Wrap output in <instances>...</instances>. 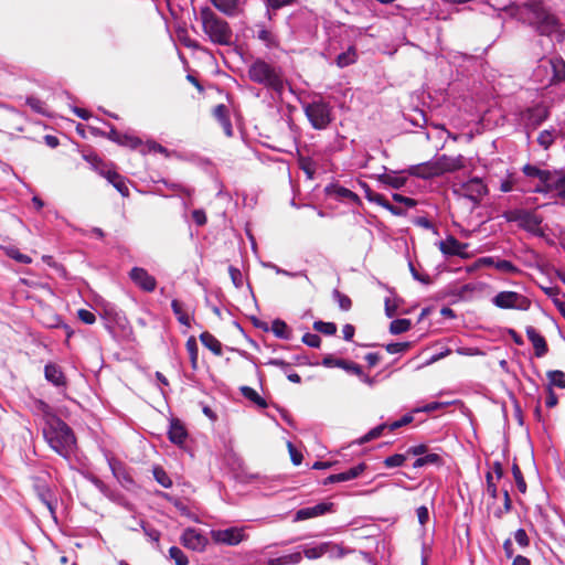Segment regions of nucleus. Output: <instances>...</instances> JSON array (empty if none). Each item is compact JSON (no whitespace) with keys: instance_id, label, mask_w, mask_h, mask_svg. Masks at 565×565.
Listing matches in <instances>:
<instances>
[{"instance_id":"61","label":"nucleus","mask_w":565,"mask_h":565,"mask_svg":"<svg viewBox=\"0 0 565 565\" xmlns=\"http://www.w3.org/2000/svg\"><path fill=\"white\" fill-rule=\"evenodd\" d=\"M365 463H359L358 466L350 468L349 470L344 471L347 479L350 481L358 478L365 470Z\"/></svg>"},{"instance_id":"34","label":"nucleus","mask_w":565,"mask_h":565,"mask_svg":"<svg viewBox=\"0 0 565 565\" xmlns=\"http://www.w3.org/2000/svg\"><path fill=\"white\" fill-rule=\"evenodd\" d=\"M271 331L277 338L286 339V340H288L290 338V333H291L287 323L280 319H276L273 321Z\"/></svg>"},{"instance_id":"10","label":"nucleus","mask_w":565,"mask_h":565,"mask_svg":"<svg viewBox=\"0 0 565 565\" xmlns=\"http://www.w3.org/2000/svg\"><path fill=\"white\" fill-rule=\"evenodd\" d=\"M129 277L132 282L143 291L152 292L157 287L156 278L151 276L145 268L134 267L129 273Z\"/></svg>"},{"instance_id":"43","label":"nucleus","mask_w":565,"mask_h":565,"mask_svg":"<svg viewBox=\"0 0 565 565\" xmlns=\"http://www.w3.org/2000/svg\"><path fill=\"white\" fill-rule=\"evenodd\" d=\"M406 459H407V452L406 454H395L393 456L385 458L384 465L387 468L401 467L404 465Z\"/></svg>"},{"instance_id":"22","label":"nucleus","mask_w":565,"mask_h":565,"mask_svg":"<svg viewBox=\"0 0 565 565\" xmlns=\"http://www.w3.org/2000/svg\"><path fill=\"white\" fill-rule=\"evenodd\" d=\"M44 376L46 381L52 383L54 386L60 387L66 385V379L62 369L54 363H49L45 365Z\"/></svg>"},{"instance_id":"27","label":"nucleus","mask_w":565,"mask_h":565,"mask_svg":"<svg viewBox=\"0 0 565 565\" xmlns=\"http://www.w3.org/2000/svg\"><path fill=\"white\" fill-rule=\"evenodd\" d=\"M379 181L393 189H401L405 185L407 179L406 177L398 175L395 173H383L379 175Z\"/></svg>"},{"instance_id":"3","label":"nucleus","mask_w":565,"mask_h":565,"mask_svg":"<svg viewBox=\"0 0 565 565\" xmlns=\"http://www.w3.org/2000/svg\"><path fill=\"white\" fill-rule=\"evenodd\" d=\"M200 19L203 32L213 44L231 45L233 43V31L230 24L217 17L209 7L200 10Z\"/></svg>"},{"instance_id":"19","label":"nucleus","mask_w":565,"mask_h":565,"mask_svg":"<svg viewBox=\"0 0 565 565\" xmlns=\"http://www.w3.org/2000/svg\"><path fill=\"white\" fill-rule=\"evenodd\" d=\"M525 332H526L527 339L533 344L535 355L537 358L544 356L548 350L547 343H546L544 337L541 335L539 333V331L532 326L526 327Z\"/></svg>"},{"instance_id":"60","label":"nucleus","mask_w":565,"mask_h":565,"mask_svg":"<svg viewBox=\"0 0 565 565\" xmlns=\"http://www.w3.org/2000/svg\"><path fill=\"white\" fill-rule=\"evenodd\" d=\"M414 417L411 414L404 415L401 419L395 420L388 425L390 430H396L405 425H408L413 422Z\"/></svg>"},{"instance_id":"25","label":"nucleus","mask_w":565,"mask_h":565,"mask_svg":"<svg viewBox=\"0 0 565 565\" xmlns=\"http://www.w3.org/2000/svg\"><path fill=\"white\" fill-rule=\"evenodd\" d=\"M326 193L329 196L339 199V200H350L353 202L359 201V196L352 192L351 190L339 185V184H330L326 188Z\"/></svg>"},{"instance_id":"51","label":"nucleus","mask_w":565,"mask_h":565,"mask_svg":"<svg viewBox=\"0 0 565 565\" xmlns=\"http://www.w3.org/2000/svg\"><path fill=\"white\" fill-rule=\"evenodd\" d=\"M409 347H411L409 342H394V343H388L385 347V349L388 353L396 354V353L406 351L407 349H409Z\"/></svg>"},{"instance_id":"38","label":"nucleus","mask_w":565,"mask_h":565,"mask_svg":"<svg viewBox=\"0 0 565 565\" xmlns=\"http://www.w3.org/2000/svg\"><path fill=\"white\" fill-rule=\"evenodd\" d=\"M171 308L178 321L183 326L190 327V317L183 311L182 303L174 299L171 302Z\"/></svg>"},{"instance_id":"6","label":"nucleus","mask_w":565,"mask_h":565,"mask_svg":"<svg viewBox=\"0 0 565 565\" xmlns=\"http://www.w3.org/2000/svg\"><path fill=\"white\" fill-rule=\"evenodd\" d=\"M493 305L501 309L527 310L530 300L515 291H501L492 300Z\"/></svg>"},{"instance_id":"8","label":"nucleus","mask_w":565,"mask_h":565,"mask_svg":"<svg viewBox=\"0 0 565 565\" xmlns=\"http://www.w3.org/2000/svg\"><path fill=\"white\" fill-rule=\"evenodd\" d=\"M211 537L217 544L235 546L243 542L246 535L244 527L232 526L224 530H212Z\"/></svg>"},{"instance_id":"4","label":"nucleus","mask_w":565,"mask_h":565,"mask_svg":"<svg viewBox=\"0 0 565 565\" xmlns=\"http://www.w3.org/2000/svg\"><path fill=\"white\" fill-rule=\"evenodd\" d=\"M249 79L270 88L276 93L284 90V76L281 70L262 58L254 61L248 67Z\"/></svg>"},{"instance_id":"35","label":"nucleus","mask_w":565,"mask_h":565,"mask_svg":"<svg viewBox=\"0 0 565 565\" xmlns=\"http://www.w3.org/2000/svg\"><path fill=\"white\" fill-rule=\"evenodd\" d=\"M6 255L10 258L17 260L21 264H30L32 262V258L25 254L20 253V250L15 246H4L2 247Z\"/></svg>"},{"instance_id":"47","label":"nucleus","mask_w":565,"mask_h":565,"mask_svg":"<svg viewBox=\"0 0 565 565\" xmlns=\"http://www.w3.org/2000/svg\"><path fill=\"white\" fill-rule=\"evenodd\" d=\"M408 267H409V271L415 280H417L424 285H429L431 282L429 275H427L425 273H420L412 262H408Z\"/></svg>"},{"instance_id":"11","label":"nucleus","mask_w":565,"mask_h":565,"mask_svg":"<svg viewBox=\"0 0 565 565\" xmlns=\"http://www.w3.org/2000/svg\"><path fill=\"white\" fill-rule=\"evenodd\" d=\"M207 539L196 529L189 527L186 529L182 536L181 543L184 547L190 548L192 551L202 552L207 545Z\"/></svg>"},{"instance_id":"49","label":"nucleus","mask_w":565,"mask_h":565,"mask_svg":"<svg viewBox=\"0 0 565 565\" xmlns=\"http://www.w3.org/2000/svg\"><path fill=\"white\" fill-rule=\"evenodd\" d=\"M495 268L500 271L509 273V274L519 273L518 267L510 260H505V259H497Z\"/></svg>"},{"instance_id":"31","label":"nucleus","mask_w":565,"mask_h":565,"mask_svg":"<svg viewBox=\"0 0 565 565\" xmlns=\"http://www.w3.org/2000/svg\"><path fill=\"white\" fill-rule=\"evenodd\" d=\"M441 463L443 459L438 454H426L414 461L413 468H422L428 465L440 466Z\"/></svg>"},{"instance_id":"39","label":"nucleus","mask_w":565,"mask_h":565,"mask_svg":"<svg viewBox=\"0 0 565 565\" xmlns=\"http://www.w3.org/2000/svg\"><path fill=\"white\" fill-rule=\"evenodd\" d=\"M152 473L156 481L160 483L163 488L172 487V480L170 479V477L162 467L156 466L152 470Z\"/></svg>"},{"instance_id":"30","label":"nucleus","mask_w":565,"mask_h":565,"mask_svg":"<svg viewBox=\"0 0 565 565\" xmlns=\"http://www.w3.org/2000/svg\"><path fill=\"white\" fill-rule=\"evenodd\" d=\"M328 546L329 544L328 543H321L317 546H306L303 547L302 550V554L308 558V559H317V558H320L321 556H323L326 553H327V550H328Z\"/></svg>"},{"instance_id":"36","label":"nucleus","mask_w":565,"mask_h":565,"mask_svg":"<svg viewBox=\"0 0 565 565\" xmlns=\"http://www.w3.org/2000/svg\"><path fill=\"white\" fill-rule=\"evenodd\" d=\"M522 171L529 178H536V179H539L540 182H541L540 184H542L544 179H546V177H547V171L548 170L540 169L539 167L533 166V164H525L522 168Z\"/></svg>"},{"instance_id":"45","label":"nucleus","mask_w":565,"mask_h":565,"mask_svg":"<svg viewBox=\"0 0 565 565\" xmlns=\"http://www.w3.org/2000/svg\"><path fill=\"white\" fill-rule=\"evenodd\" d=\"M169 555L172 559H174L175 565H188L189 559L185 554L177 546H172L169 550Z\"/></svg>"},{"instance_id":"58","label":"nucleus","mask_w":565,"mask_h":565,"mask_svg":"<svg viewBox=\"0 0 565 565\" xmlns=\"http://www.w3.org/2000/svg\"><path fill=\"white\" fill-rule=\"evenodd\" d=\"M302 559L301 552H295L288 555L281 556L282 565H295L300 563Z\"/></svg>"},{"instance_id":"52","label":"nucleus","mask_w":565,"mask_h":565,"mask_svg":"<svg viewBox=\"0 0 565 565\" xmlns=\"http://www.w3.org/2000/svg\"><path fill=\"white\" fill-rule=\"evenodd\" d=\"M333 296L342 310L348 311L351 308L352 301L348 296L341 294L339 290H334Z\"/></svg>"},{"instance_id":"24","label":"nucleus","mask_w":565,"mask_h":565,"mask_svg":"<svg viewBox=\"0 0 565 565\" xmlns=\"http://www.w3.org/2000/svg\"><path fill=\"white\" fill-rule=\"evenodd\" d=\"M168 436L171 443L175 445H183L186 440L188 433L180 420L173 419L170 424Z\"/></svg>"},{"instance_id":"26","label":"nucleus","mask_w":565,"mask_h":565,"mask_svg":"<svg viewBox=\"0 0 565 565\" xmlns=\"http://www.w3.org/2000/svg\"><path fill=\"white\" fill-rule=\"evenodd\" d=\"M202 344L211 350L215 355L222 354V343L210 332L205 331L200 334Z\"/></svg>"},{"instance_id":"57","label":"nucleus","mask_w":565,"mask_h":565,"mask_svg":"<svg viewBox=\"0 0 565 565\" xmlns=\"http://www.w3.org/2000/svg\"><path fill=\"white\" fill-rule=\"evenodd\" d=\"M365 189V198L367 201L380 205L384 201V195L372 191L366 184H363Z\"/></svg>"},{"instance_id":"53","label":"nucleus","mask_w":565,"mask_h":565,"mask_svg":"<svg viewBox=\"0 0 565 565\" xmlns=\"http://www.w3.org/2000/svg\"><path fill=\"white\" fill-rule=\"evenodd\" d=\"M554 141V134L550 130H543L537 138V142L547 149Z\"/></svg>"},{"instance_id":"64","label":"nucleus","mask_w":565,"mask_h":565,"mask_svg":"<svg viewBox=\"0 0 565 565\" xmlns=\"http://www.w3.org/2000/svg\"><path fill=\"white\" fill-rule=\"evenodd\" d=\"M107 461H108L109 468H110L114 477H116L117 479H120L121 475H124L121 463L114 458H107Z\"/></svg>"},{"instance_id":"20","label":"nucleus","mask_w":565,"mask_h":565,"mask_svg":"<svg viewBox=\"0 0 565 565\" xmlns=\"http://www.w3.org/2000/svg\"><path fill=\"white\" fill-rule=\"evenodd\" d=\"M550 66L552 70L551 82H563L565 81V61L558 57L543 58L541 60L540 67Z\"/></svg>"},{"instance_id":"56","label":"nucleus","mask_w":565,"mask_h":565,"mask_svg":"<svg viewBox=\"0 0 565 565\" xmlns=\"http://www.w3.org/2000/svg\"><path fill=\"white\" fill-rule=\"evenodd\" d=\"M228 273L232 279V282L235 287L239 288L243 285V275L241 270L234 266L228 267Z\"/></svg>"},{"instance_id":"50","label":"nucleus","mask_w":565,"mask_h":565,"mask_svg":"<svg viewBox=\"0 0 565 565\" xmlns=\"http://www.w3.org/2000/svg\"><path fill=\"white\" fill-rule=\"evenodd\" d=\"M122 195H129V188L126 184V179L122 175L115 177V180L110 183Z\"/></svg>"},{"instance_id":"40","label":"nucleus","mask_w":565,"mask_h":565,"mask_svg":"<svg viewBox=\"0 0 565 565\" xmlns=\"http://www.w3.org/2000/svg\"><path fill=\"white\" fill-rule=\"evenodd\" d=\"M313 329L327 335H333L337 332V326L333 322L316 321Z\"/></svg>"},{"instance_id":"33","label":"nucleus","mask_w":565,"mask_h":565,"mask_svg":"<svg viewBox=\"0 0 565 565\" xmlns=\"http://www.w3.org/2000/svg\"><path fill=\"white\" fill-rule=\"evenodd\" d=\"M546 376L548 379V385L552 388L554 386L558 388H565V373L559 370L548 371L546 373Z\"/></svg>"},{"instance_id":"41","label":"nucleus","mask_w":565,"mask_h":565,"mask_svg":"<svg viewBox=\"0 0 565 565\" xmlns=\"http://www.w3.org/2000/svg\"><path fill=\"white\" fill-rule=\"evenodd\" d=\"M327 543L329 544V546L326 554H328L329 557L331 558H341L348 553H350V551L345 550L342 545L334 544L332 542Z\"/></svg>"},{"instance_id":"15","label":"nucleus","mask_w":565,"mask_h":565,"mask_svg":"<svg viewBox=\"0 0 565 565\" xmlns=\"http://www.w3.org/2000/svg\"><path fill=\"white\" fill-rule=\"evenodd\" d=\"M440 252L446 256H460L465 257V249L467 244L460 243L454 236H448L446 239L438 243Z\"/></svg>"},{"instance_id":"23","label":"nucleus","mask_w":565,"mask_h":565,"mask_svg":"<svg viewBox=\"0 0 565 565\" xmlns=\"http://www.w3.org/2000/svg\"><path fill=\"white\" fill-rule=\"evenodd\" d=\"M213 115L216 118V120L220 122V125L222 126L225 135L227 137H232L233 127H232V122H231V119L228 116L227 107L223 104L217 105L213 110Z\"/></svg>"},{"instance_id":"21","label":"nucleus","mask_w":565,"mask_h":565,"mask_svg":"<svg viewBox=\"0 0 565 565\" xmlns=\"http://www.w3.org/2000/svg\"><path fill=\"white\" fill-rule=\"evenodd\" d=\"M213 6L228 17H236L242 12L241 0H211Z\"/></svg>"},{"instance_id":"13","label":"nucleus","mask_w":565,"mask_h":565,"mask_svg":"<svg viewBox=\"0 0 565 565\" xmlns=\"http://www.w3.org/2000/svg\"><path fill=\"white\" fill-rule=\"evenodd\" d=\"M332 508H333V503L321 502V503L316 504L315 507L299 509L294 516V521L299 522V521H303V520L323 515L328 512H331Z\"/></svg>"},{"instance_id":"46","label":"nucleus","mask_w":565,"mask_h":565,"mask_svg":"<svg viewBox=\"0 0 565 565\" xmlns=\"http://www.w3.org/2000/svg\"><path fill=\"white\" fill-rule=\"evenodd\" d=\"M117 143L120 146L129 147L131 149H136L137 147H139L141 145V140L138 137L127 135V134H121L119 141Z\"/></svg>"},{"instance_id":"12","label":"nucleus","mask_w":565,"mask_h":565,"mask_svg":"<svg viewBox=\"0 0 565 565\" xmlns=\"http://www.w3.org/2000/svg\"><path fill=\"white\" fill-rule=\"evenodd\" d=\"M439 175L448 172H455L465 167L463 157H448L446 154L439 156L434 159Z\"/></svg>"},{"instance_id":"14","label":"nucleus","mask_w":565,"mask_h":565,"mask_svg":"<svg viewBox=\"0 0 565 565\" xmlns=\"http://www.w3.org/2000/svg\"><path fill=\"white\" fill-rule=\"evenodd\" d=\"M34 490L40 501L45 505L51 515L55 513L54 495L51 489L44 481L36 479L34 482Z\"/></svg>"},{"instance_id":"9","label":"nucleus","mask_w":565,"mask_h":565,"mask_svg":"<svg viewBox=\"0 0 565 565\" xmlns=\"http://www.w3.org/2000/svg\"><path fill=\"white\" fill-rule=\"evenodd\" d=\"M565 189V171L548 170L547 177L543 183L537 185L534 190L536 193H548L553 190H557L558 193Z\"/></svg>"},{"instance_id":"44","label":"nucleus","mask_w":565,"mask_h":565,"mask_svg":"<svg viewBox=\"0 0 565 565\" xmlns=\"http://www.w3.org/2000/svg\"><path fill=\"white\" fill-rule=\"evenodd\" d=\"M267 7L268 18L271 19L270 10H278L282 7H287L296 3V0H265Z\"/></svg>"},{"instance_id":"32","label":"nucleus","mask_w":565,"mask_h":565,"mask_svg":"<svg viewBox=\"0 0 565 565\" xmlns=\"http://www.w3.org/2000/svg\"><path fill=\"white\" fill-rule=\"evenodd\" d=\"M186 351L189 353L191 366L193 370L198 369V359H199V348L196 343V339L194 337H190L185 343Z\"/></svg>"},{"instance_id":"7","label":"nucleus","mask_w":565,"mask_h":565,"mask_svg":"<svg viewBox=\"0 0 565 565\" xmlns=\"http://www.w3.org/2000/svg\"><path fill=\"white\" fill-rule=\"evenodd\" d=\"M454 192L478 204L488 193L487 185L479 178H471L454 189Z\"/></svg>"},{"instance_id":"62","label":"nucleus","mask_w":565,"mask_h":565,"mask_svg":"<svg viewBox=\"0 0 565 565\" xmlns=\"http://www.w3.org/2000/svg\"><path fill=\"white\" fill-rule=\"evenodd\" d=\"M514 540L522 547H526L530 544L529 536L524 529H519L515 531Z\"/></svg>"},{"instance_id":"54","label":"nucleus","mask_w":565,"mask_h":565,"mask_svg":"<svg viewBox=\"0 0 565 565\" xmlns=\"http://www.w3.org/2000/svg\"><path fill=\"white\" fill-rule=\"evenodd\" d=\"M302 342L310 348H319L321 339L318 334L308 332L302 337Z\"/></svg>"},{"instance_id":"17","label":"nucleus","mask_w":565,"mask_h":565,"mask_svg":"<svg viewBox=\"0 0 565 565\" xmlns=\"http://www.w3.org/2000/svg\"><path fill=\"white\" fill-rule=\"evenodd\" d=\"M409 175L417 177L420 179H431L435 177H439L435 160H430L427 162H423L419 164L411 166L407 169Z\"/></svg>"},{"instance_id":"37","label":"nucleus","mask_w":565,"mask_h":565,"mask_svg":"<svg viewBox=\"0 0 565 565\" xmlns=\"http://www.w3.org/2000/svg\"><path fill=\"white\" fill-rule=\"evenodd\" d=\"M412 327L409 319H395L390 324V332L392 334H401L408 331Z\"/></svg>"},{"instance_id":"2","label":"nucleus","mask_w":565,"mask_h":565,"mask_svg":"<svg viewBox=\"0 0 565 565\" xmlns=\"http://www.w3.org/2000/svg\"><path fill=\"white\" fill-rule=\"evenodd\" d=\"M43 435L49 446L63 458H70L76 446L72 428L55 415L46 417Z\"/></svg>"},{"instance_id":"55","label":"nucleus","mask_w":565,"mask_h":565,"mask_svg":"<svg viewBox=\"0 0 565 565\" xmlns=\"http://www.w3.org/2000/svg\"><path fill=\"white\" fill-rule=\"evenodd\" d=\"M77 317L83 323L86 324H93L96 321V316L92 311L86 309H79L77 311Z\"/></svg>"},{"instance_id":"18","label":"nucleus","mask_w":565,"mask_h":565,"mask_svg":"<svg viewBox=\"0 0 565 565\" xmlns=\"http://www.w3.org/2000/svg\"><path fill=\"white\" fill-rule=\"evenodd\" d=\"M322 364L327 367H340L354 375H362V367L352 361L334 359L328 355L323 359Z\"/></svg>"},{"instance_id":"28","label":"nucleus","mask_w":565,"mask_h":565,"mask_svg":"<svg viewBox=\"0 0 565 565\" xmlns=\"http://www.w3.org/2000/svg\"><path fill=\"white\" fill-rule=\"evenodd\" d=\"M257 28V39L267 47H276L278 45L275 34L270 30L260 24H258Z\"/></svg>"},{"instance_id":"42","label":"nucleus","mask_w":565,"mask_h":565,"mask_svg":"<svg viewBox=\"0 0 565 565\" xmlns=\"http://www.w3.org/2000/svg\"><path fill=\"white\" fill-rule=\"evenodd\" d=\"M387 427H388L387 425L382 424V425H379V426L372 428L367 434H365L364 436H362L360 438L359 444L362 445V444L369 443V441L380 437L382 435L383 430Z\"/></svg>"},{"instance_id":"63","label":"nucleus","mask_w":565,"mask_h":565,"mask_svg":"<svg viewBox=\"0 0 565 565\" xmlns=\"http://www.w3.org/2000/svg\"><path fill=\"white\" fill-rule=\"evenodd\" d=\"M486 480H487V492L488 494L495 499L498 497V488H497V484L493 482V477H492V472H488L486 475Z\"/></svg>"},{"instance_id":"1","label":"nucleus","mask_w":565,"mask_h":565,"mask_svg":"<svg viewBox=\"0 0 565 565\" xmlns=\"http://www.w3.org/2000/svg\"><path fill=\"white\" fill-rule=\"evenodd\" d=\"M524 21L539 34L544 36L557 35L558 41L565 39V29L559 19L542 2L531 1L523 7Z\"/></svg>"},{"instance_id":"16","label":"nucleus","mask_w":565,"mask_h":565,"mask_svg":"<svg viewBox=\"0 0 565 565\" xmlns=\"http://www.w3.org/2000/svg\"><path fill=\"white\" fill-rule=\"evenodd\" d=\"M503 217L508 222H519L522 225H539L540 221L537 217L526 210L515 209L503 213Z\"/></svg>"},{"instance_id":"5","label":"nucleus","mask_w":565,"mask_h":565,"mask_svg":"<svg viewBox=\"0 0 565 565\" xmlns=\"http://www.w3.org/2000/svg\"><path fill=\"white\" fill-rule=\"evenodd\" d=\"M303 111L311 126L317 130L326 129L333 119L332 107L321 98L303 104Z\"/></svg>"},{"instance_id":"29","label":"nucleus","mask_w":565,"mask_h":565,"mask_svg":"<svg viewBox=\"0 0 565 565\" xmlns=\"http://www.w3.org/2000/svg\"><path fill=\"white\" fill-rule=\"evenodd\" d=\"M241 392L245 398L249 399L250 402L256 404L258 407H260V408L267 407V402L265 401V398H263L254 388H252L249 386H242Z\"/></svg>"},{"instance_id":"48","label":"nucleus","mask_w":565,"mask_h":565,"mask_svg":"<svg viewBox=\"0 0 565 565\" xmlns=\"http://www.w3.org/2000/svg\"><path fill=\"white\" fill-rule=\"evenodd\" d=\"M512 473L519 491L524 493L526 491V483L523 478L522 471L516 463H514L512 467Z\"/></svg>"},{"instance_id":"59","label":"nucleus","mask_w":565,"mask_h":565,"mask_svg":"<svg viewBox=\"0 0 565 565\" xmlns=\"http://www.w3.org/2000/svg\"><path fill=\"white\" fill-rule=\"evenodd\" d=\"M546 399L545 405L547 408H553L558 404V397L551 386H546Z\"/></svg>"}]
</instances>
